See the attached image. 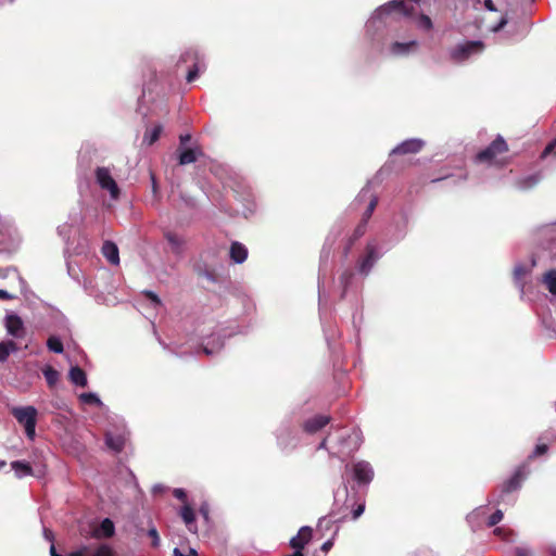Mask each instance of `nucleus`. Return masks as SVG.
<instances>
[{"label":"nucleus","mask_w":556,"mask_h":556,"mask_svg":"<svg viewBox=\"0 0 556 556\" xmlns=\"http://www.w3.org/2000/svg\"><path fill=\"white\" fill-rule=\"evenodd\" d=\"M368 199V204L366 206L365 212L363 213L362 222L357 225L354 230V233L349 238L345 247H344V255L346 256L356 240H358L366 231V226L368 220L370 219L377 203L378 198L370 193V184L368 182L358 193L355 199V203L358 204Z\"/></svg>","instance_id":"f257e3e1"},{"label":"nucleus","mask_w":556,"mask_h":556,"mask_svg":"<svg viewBox=\"0 0 556 556\" xmlns=\"http://www.w3.org/2000/svg\"><path fill=\"white\" fill-rule=\"evenodd\" d=\"M414 11L415 7L413 3L405 2L404 0H391L375 10L367 26H369V24L374 23L375 21H380L384 16L396 12L405 17H410Z\"/></svg>","instance_id":"f03ea898"},{"label":"nucleus","mask_w":556,"mask_h":556,"mask_svg":"<svg viewBox=\"0 0 556 556\" xmlns=\"http://www.w3.org/2000/svg\"><path fill=\"white\" fill-rule=\"evenodd\" d=\"M18 424L25 428L26 437L34 440L36 435L37 409L34 406H20L11 409Z\"/></svg>","instance_id":"7ed1b4c3"},{"label":"nucleus","mask_w":556,"mask_h":556,"mask_svg":"<svg viewBox=\"0 0 556 556\" xmlns=\"http://www.w3.org/2000/svg\"><path fill=\"white\" fill-rule=\"evenodd\" d=\"M484 43L481 40H471L458 43L450 50L451 59L456 63H463L471 56L481 54Z\"/></svg>","instance_id":"20e7f679"},{"label":"nucleus","mask_w":556,"mask_h":556,"mask_svg":"<svg viewBox=\"0 0 556 556\" xmlns=\"http://www.w3.org/2000/svg\"><path fill=\"white\" fill-rule=\"evenodd\" d=\"M94 179L97 185L103 190L109 192L112 200H117L121 194V190L116 180L114 179L110 168L104 166H98L94 169Z\"/></svg>","instance_id":"39448f33"},{"label":"nucleus","mask_w":556,"mask_h":556,"mask_svg":"<svg viewBox=\"0 0 556 556\" xmlns=\"http://www.w3.org/2000/svg\"><path fill=\"white\" fill-rule=\"evenodd\" d=\"M508 151L505 139L498 135L485 149L481 150L475 157L477 163L493 164L497 155Z\"/></svg>","instance_id":"423d86ee"},{"label":"nucleus","mask_w":556,"mask_h":556,"mask_svg":"<svg viewBox=\"0 0 556 556\" xmlns=\"http://www.w3.org/2000/svg\"><path fill=\"white\" fill-rule=\"evenodd\" d=\"M382 253L378 251L376 241H369L366 245L365 254L357 262V271L367 276Z\"/></svg>","instance_id":"0eeeda50"},{"label":"nucleus","mask_w":556,"mask_h":556,"mask_svg":"<svg viewBox=\"0 0 556 556\" xmlns=\"http://www.w3.org/2000/svg\"><path fill=\"white\" fill-rule=\"evenodd\" d=\"M527 472L523 466L518 467L515 472L511 475L509 479H507L501 485V494L500 498L496 503L504 502L505 497L511 493L516 492L521 488L522 481L526 479Z\"/></svg>","instance_id":"6e6552de"},{"label":"nucleus","mask_w":556,"mask_h":556,"mask_svg":"<svg viewBox=\"0 0 556 556\" xmlns=\"http://www.w3.org/2000/svg\"><path fill=\"white\" fill-rule=\"evenodd\" d=\"M189 60L193 61L192 67L187 73V81L192 83L198 78L201 71L205 68L204 61L200 58L197 50L189 49L185 51L180 56V62H187Z\"/></svg>","instance_id":"1a4fd4ad"},{"label":"nucleus","mask_w":556,"mask_h":556,"mask_svg":"<svg viewBox=\"0 0 556 556\" xmlns=\"http://www.w3.org/2000/svg\"><path fill=\"white\" fill-rule=\"evenodd\" d=\"M313 536V530L311 527H302L298 534L290 539V546L294 552L290 556H304L302 551L304 546L311 541Z\"/></svg>","instance_id":"9d476101"},{"label":"nucleus","mask_w":556,"mask_h":556,"mask_svg":"<svg viewBox=\"0 0 556 556\" xmlns=\"http://www.w3.org/2000/svg\"><path fill=\"white\" fill-rule=\"evenodd\" d=\"M353 478L359 484H368L374 479V469L368 462L359 460L353 465Z\"/></svg>","instance_id":"9b49d317"},{"label":"nucleus","mask_w":556,"mask_h":556,"mask_svg":"<svg viewBox=\"0 0 556 556\" xmlns=\"http://www.w3.org/2000/svg\"><path fill=\"white\" fill-rule=\"evenodd\" d=\"M126 440L127 432L125 427L117 430L116 432L106 431L105 433V445L108 448L112 450L115 453H119L123 451Z\"/></svg>","instance_id":"f8f14e48"},{"label":"nucleus","mask_w":556,"mask_h":556,"mask_svg":"<svg viewBox=\"0 0 556 556\" xmlns=\"http://www.w3.org/2000/svg\"><path fill=\"white\" fill-rule=\"evenodd\" d=\"M4 326L9 336L15 339L25 337L26 331L22 318L16 314H9L5 316Z\"/></svg>","instance_id":"ddd939ff"},{"label":"nucleus","mask_w":556,"mask_h":556,"mask_svg":"<svg viewBox=\"0 0 556 556\" xmlns=\"http://www.w3.org/2000/svg\"><path fill=\"white\" fill-rule=\"evenodd\" d=\"M425 146V141L418 138H410L402 141L391 151V154H414L418 153Z\"/></svg>","instance_id":"4468645a"},{"label":"nucleus","mask_w":556,"mask_h":556,"mask_svg":"<svg viewBox=\"0 0 556 556\" xmlns=\"http://www.w3.org/2000/svg\"><path fill=\"white\" fill-rule=\"evenodd\" d=\"M277 442L285 452L293 450L298 444V440L288 427H282L278 430Z\"/></svg>","instance_id":"2eb2a0df"},{"label":"nucleus","mask_w":556,"mask_h":556,"mask_svg":"<svg viewBox=\"0 0 556 556\" xmlns=\"http://www.w3.org/2000/svg\"><path fill=\"white\" fill-rule=\"evenodd\" d=\"M164 237L170 247V251L176 256L181 257L185 253V248H186L185 238L176 232H173V231H166L164 233Z\"/></svg>","instance_id":"dca6fc26"},{"label":"nucleus","mask_w":556,"mask_h":556,"mask_svg":"<svg viewBox=\"0 0 556 556\" xmlns=\"http://www.w3.org/2000/svg\"><path fill=\"white\" fill-rule=\"evenodd\" d=\"M543 178L541 172L521 176L515 180V187L519 190L527 191L535 187Z\"/></svg>","instance_id":"f3484780"},{"label":"nucleus","mask_w":556,"mask_h":556,"mask_svg":"<svg viewBox=\"0 0 556 556\" xmlns=\"http://www.w3.org/2000/svg\"><path fill=\"white\" fill-rule=\"evenodd\" d=\"M486 518V506H479L475 508L471 513H469L466 517L467 522L469 523L471 530L476 531L480 529L485 521Z\"/></svg>","instance_id":"a211bd4d"},{"label":"nucleus","mask_w":556,"mask_h":556,"mask_svg":"<svg viewBox=\"0 0 556 556\" xmlns=\"http://www.w3.org/2000/svg\"><path fill=\"white\" fill-rule=\"evenodd\" d=\"M115 533L114 522L110 518H104L92 529V535L97 539H109Z\"/></svg>","instance_id":"6ab92c4d"},{"label":"nucleus","mask_w":556,"mask_h":556,"mask_svg":"<svg viewBox=\"0 0 556 556\" xmlns=\"http://www.w3.org/2000/svg\"><path fill=\"white\" fill-rule=\"evenodd\" d=\"M202 351L206 355L211 356L219 352L224 346V340L220 336H212L208 338H203L202 340Z\"/></svg>","instance_id":"aec40b11"},{"label":"nucleus","mask_w":556,"mask_h":556,"mask_svg":"<svg viewBox=\"0 0 556 556\" xmlns=\"http://www.w3.org/2000/svg\"><path fill=\"white\" fill-rule=\"evenodd\" d=\"M178 162L180 165H188L194 163L199 156L202 155L201 149L194 148H179Z\"/></svg>","instance_id":"412c9836"},{"label":"nucleus","mask_w":556,"mask_h":556,"mask_svg":"<svg viewBox=\"0 0 556 556\" xmlns=\"http://www.w3.org/2000/svg\"><path fill=\"white\" fill-rule=\"evenodd\" d=\"M330 421V417L325 415H316L309 419H307L304 424V430L307 433H316L325 426H327Z\"/></svg>","instance_id":"4be33fe9"},{"label":"nucleus","mask_w":556,"mask_h":556,"mask_svg":"<svg viewBox=\"0 0 556 556\" xmlns=\"http://www.w3.org/2000/svg\"><path fill=\"white\" fill-rule=\"evenodd\" d=\"M339 236L340 230H338L337 232H330L329 236L326 238V241L320 251V266L327 264Z\"/></svg>","instance_id":"5701e85b"},{"label":"nucleus","mask_w":556,"mask_h":556,"mask_svg":"<svg viewBox=\"0 0 556 556\" xmlns=\"http://www.w3.org/2000/svg\"><path fill=\"white\" fill-rule=\"evenodd\" d=\"M230 258L236 264H242L248 257V249L240 242H232L229 250Z\"/></svg>","instance_id":"b1692460"},{"label":"nucleus","mask_w":556,"mask_h":556,"mask_svg":"<svg viewBox=\"0 0 556 556\" xmlns=\"http://www.w3.org/2000/svg\"><path fill=\"white\" fill-rule=\"evenodd\" d=\"M417 41L410 40L408 42H393L390 47V52L393 55H407L417 48Z\"/></svg>","instance_id":"393cba45"},{"label":"nucleus","mask_w":556,"mask_h":556,"mask_svg":"<svg viewBox=\"0 0 556 556\" xmlns=\"http://www.w3.org/2000/svg\"><path fill=\"white\" fill-rule=\"evenodd\" d=\"M102 253L111 264L117 265L119 263L118 248L114 242L105 241L102 245Z\"/></svg>","instance_id":"a878e982"},{"label":"nucleus","mask_w":556,"mask_h":556,"mask_svg":"<svg viewBox=\"0 0 556 556\" xmlns=\"http://www.w3.org/2000/svg\"><path fill=\"white\" fill-rule=\"evenodd\" d=\"M72 383L78 387H86L88 383L86 372L78 366L72 367L68 372Z\"/></svg>","instance_id":"bb28decb"},{"label":"nucleus","mask_w":556,"mask_h":556,"mask_svg":"<svg viewBox=\"0 0 556 556\" xmlns=\"http://www.w3.org/2000/svg\"><path fill=\"white\" fill-rule=\"evenodd\" d=\"M11 468L18 479L33 475V469H31L30 465L23 460L12 462Z\"/></svg>","instance_id":"cd10ccee"},{"label":"nucleus","mask_w":556,"mask_h":556,"mask_svg":"<svg viewBox=\"0 0 556 556\" xmlns=\"http://www.w3.org/2000/svg\"><path fill=\"white\" fill-rule=\"evenodd\" d=\"M17 351V345L14 341L8 340L0 342V363L5 362L11 353Z\"/></svg>","instance_id":"c85d7f7f"},{"label":"nucleus","mask_w":556,"mask_h":556,"mask_svg":"<svg viewBox=\"0 0 556 556\" xmlns=\"http://www.w3.org/2000/svg\"><path fill=\"white\" fill-rule=\"evenodd\" d=\"M42 374H43V377L48 383V386L50 388H53L58 381H59V378H60V374L56 369H54L53 367L47 365L43 369H42Z\"/></svg>","instance_id":"c756f323"},{"label":"nucleus","mask_w":556,"mask_h":556,"mask_svg":"<svg viewBox=\"0 0 556 556\" xmlns=\"http://www.w3.org/2000/svg\"><path fill=\"white\" fill-rule=\"evenodd\" d=\"M162 131H163L162 125H156L153 128L148 129L144 132L143 142L147 143L148 146L153 144L160 138Z\"/></svg>","instance_id":"7c9ffc66"},{"label":"nucleus","mask_w":556,"mask_h":556,"mask_svg":"<svg viewBox=\"0 0 556 556\" xmlns=\"http://www.w3.org/2000/svg\"><path fill=\"white\" fill-rule=\"evenodd\" d=\"M79 401L83 404H87V405H96L98 407H102L103 406V402L101 401L99 395L97 393H94V392L81 393L79 395Z\"/></svg>","instance_id":"2f4dec72"},{"label":"nucleus","mask_w":556,"mask_h":556,"mask_svg":"<svg viewBox=\"0 0 556 556\" xmlns=\"http://www.w3.org/2000/svg\"><path fill=\"white\" fill-rule=\"evenodd\" d=\"M353 278H354V274H353L352 269H345L340 275L339 283H340V287L342 288V294H341L342 298L345 296Z\"/></svg>","instance_id":"473e14b6"},{"label":"nucleus","mask_w":556,"mask_h":556,"mask_svg":"<svg viewBox=\"0 0 556 556\" xmlns=\"http://www.w3.org/2000/svg\"><path fill=\"white\" fill-rule=\"evenodd\" d=\"M543 282L546 285L548 291L556 295V269L548 270L544 277Z\"/></svg>","instance_id":"72a5a7b5"},{"label":"nucleus","mask_w":556,"mask_h":556,"mask_svg":"<svg viewBox=\"0 0 556 556\" xmlns=\"http://www.w3.org/2000/svg\"><path fill=\"white\" fill-rule=\"evenodd\" d=\"M180 516L185 523L188 526L189 530H192L191 526L195 519L193 509L189 505H185L180 509Z\"/></svg>","instance_id":"f704fd0d"},{"label":"nucleus","mask_w":556,"mask_h":556,"mask_svg":"<svg viewBox=\"0 0 556 556\" xmlns=\"http://www.w3.org/2000/svg\"><path fill=\"white\" fill-rule=\"evenodd\" d=\"M47 346L51 352H54L56 354H61L64 351L62 341L60 340V338L55 336H51L47 340Z\"/></svg>","instance_id":"c9c22d12"},{"label":"nucleus","mask_w":556,"mask_h":556,"mask_svg":"<svg viewBox=\"0 0 556 556\" xmlns=\"http://www.w3.org/2000/svg\"><path fill=\"white\" fill-rule=\"evenodd\" d=\"M416 25L422 30H430L432 28V21L426 14H420L416 20Z\"/></svg>","instance_id":"e433bc0d"},{"label":"nucleus","mask_w":556,"mask_h":556,"mask_svg":"<svg viewBox=\"0 0 556 556\" xmlns=\"http://www.w3.org/2000/svg\"><path fill=\"white\" fill-rule=\"evenodd\" d=\"M503 511L501 509H496L486 520L485 525L488 528L494 527L503 519Z\"/></svg>","instance_id":"4c0bfd02"},{"label":"nucleus","mask_w":556,"mask_h":556,"mask_svg":"<svg viewBox=\"0 0 556 556\" xmlns=\"http://www.w3.org/2000/svg\"><path fill=\"white\" fill-rule=\"evenodd\" d=\"M173 556H198V552L193 547H188V551L182 549L181 547H174Z\"/></svg>","instance_id":"58836bf2"},{"label":"nucleus","mask_w":556,"mask_h":556,"mask_svg":"<svg viewBox=\"0 0 556 556\" xmlns=\"http://www.w3.org/2000/svg\"><path fill=\"white\" fill-rule=\"evenodd\" d=\"M147 535L151 539V545L157 547L160 545V536L155 527H151L147 531Z\"/></svg>","instance_id":"ea45409f"},{"label":"nucleus","mask_w":556,"mask_h":556,"mask_svg":"<svg viewBox=\"0 0 556 556\" xmlns=\"http://www.w3.org/2000/svg\"><path fill=\"white\" fill-rule=\"evenodd\" d=\"M543 326L556 337V325L552 316H544L542 318Z\"/></svg>","instance_id":"a19ab883"},{"label":"nucleus","mask_w":556,"mask_h":556,"mask_svg":"<svg viewBox=\"0 0 556 556\" xmlns=\"http://www.w3.org/2000/svg\"><path fill=\"white\" fill-rule=\"evenodd\" d=\"M11 273H12V274H14V275L17 277L18 282H20V285H21V290H22V292H24V291H25V289H26V281H25V279H24L20 274H18V271H17V269H16L15 267H9V268H7V274H5V276H8V275H9V274H11Z\"/></svg>","instance_id":"79ce46f5"},{"label":"nucleus","mask_w":556,"mask_h":556,"mask_svg":"<svg viewBox=\"0 0 556 556\" xmlns=\"http://www.w3.org/2000/svg\"><path fill=\"white\" fill-rule=\"evenodd\" d=\"M365 510V502H361L352 509V518L355 520L362 516Z\"/></svg>","instance_id":"37998d69"},{"label":"nucleus","mask_w":556,"mask_h":556,"mask_svg":"<svg viewBox=\"0 0 556 556\" xmlns=\"http://www.w3.org/2000/svg\"><path fill=\"white\" fill-rule=\"evenodd\" d=\"M231 188L237 194L241 193L242 195H244L247 193V195L250 197L249 188L243 186L241 182H236V185L232 186Z\"/></svg>","instance_id":"c03bdc74"},{"label":"nucleus","mask_w":556,"mask_h":556,"mask_svg":"<svg viewBox=\"0 0 556 556\" xmlns=\"http://www.w3.org/2000/svg\"><path fill=\"white\" fill-rule=\"evenodd\" d=\"M527 273V269L523 265L519 264L515 267L514 274L516 280H519L521 277H523Z\"/></svg>","instance_id":"a18cd8bd"},{"label":"nucleus","mask_w":556,"mask_h":556,"mask_svg":"<svg viewBox=\"0 0 556 556\" xmlns=\"http://www.w3.org/2000/svg\"><path fill=\"white\" fill-rule=\"evenodd\" d=\"M515 556H529L532 552L529 549L528 546L522 545L516 547Z\"/></svg>","instance_id":"49530a36"},{"label":"nucleus","mask_w":556,"mask_h":556,"mask_svg":"<svg viewBox=\"0 0 556 556\" xmlns=\"http://www.w3.org/2000/svg\"><path fill=\"white\" fill-rule=\"evenodd\" d=\"M507 23H508L507 17H505V16L502 17L500 20V22L491 28V31H493V33L500 31L502 28H504L507 25Z\"/></svg>","instance_id":"de8ad7c7"},{"label":"nucleus","mask_w":556,"mask_h":556,"mask_svg":"<svg viewBox=\"0 0 556 556\" xmlns=\"http://www.w3.org/2000/svg\"><path fill=\"white\" fill-rule=\"evenodd\" d=\"M507 23H508L507 17H505V16L502 17L500 20V22L491 28V31H493V33L500 31L502 28H504L507 25Z\"/></svg>","instance_id":"09e8293b"},{"label":"nucleus","mask_w":556,"mask_h":556,"mask_svg":"<svg viewBox=\"0 0 556 556\" xmlns=\"http://www.w3.org/2000/svg\"><path fill=\"white\" fill-rule=\"evenodd\" d=\"M547 451L546 444H538L532 453V456H540Z\"/></svg>","instance_id":"8fccbe9b"},{"label":"nucleus","mask_w":556,"mask_h":556,"mask_svg":"<svg viewBox=\"0 0 556 556\" xmlns=\"http://www.w3.org/2000/svg\"><path fill=\"white\" fill-rule=\"evenodd\" d=\"M146 295L152 301V303L154 305H160L161 304V300L159 299V296L154 292L146 291Z\"/></svg>","instance_id":"3c124183"},{"label":"nucleus","mask_w":556,"mask_h":556,"mask_svg":"<svg viewBox=\"0 0 556 556\" xmlns=\"http://www.w3.org/2000/svg\"><path fill=\"white\" fill-rule=\"evenodd\" d=\"M333 543H332V540L329 539L327 540L326 542H324L320 546V551L323 553H328L330 551V548L332 547Z\"/></svg>","instance_id":"603ef678"},{"label":"nucleus","mask_w":556,"mask_h":556,"mask_svg":"<svg viewBox=\"0 0 556 556\" xmlns=\"http://www.w3.org/2000/svg\"><path fill=\"white\" fill-rule=\"evenodd\" d=\"M174 496L180 501H185L187 497L186 492L182 489H175Z\"/></svg>","instance_id":"864d4df0"},{"label":"nucleus","mask_w":556,"mask_h":556,"mask_svg":"<svg viewBox=\"0 0 556 556\" xmlns=\"http://www.w3.org/2000/svg\"><path fill=\"white\" fill-rule=\"evenodd\" d=\"M556 148V139L553 140L543 151V154L542 156H546L547 154H549L554 149Z\"/></svg>","instance_id":"5fc2aeb1"},{"label":"nucleus","mask_w":556,"mask_h":556,"mask_svg":"<svg viewBox=\"0 0 556 556\" xmlns=\"http://www.w3.org/2000/svg\"><path fill=\"white\" fill-rule=\"evenodd\" d=\"M190 139H191V136L189 134L181 135L179 137V141H180L179 148H185V146L190 141Z\"/></svg>","instance_id":"6e6d98bb"},{"label":"nucleus","mask_w":556,"mask_h":556,"mask_svg":"<svg viewBox=\"0 0 556 556\" xmlns=\"http://www.w3.org/2000/svg\"><path fill=\"white\" fill-rule=\"evenodd\" d=\"M0 299L1 300H13L15 295L9 293L7 290L0 289Z\"/></svg>","instance_id":"4d7b16f0"},{"label":"nucleus","mask_w":556,"mask_h":556,"mask_svg":"<svg viewBox=\"0 0 556 556\" xmlns=\"http://www.w3.org/2000/svg\"><path fill=\"white\" fill-rule=\"evenodd\" d=\"M331 520L327 518H320L318 522V529L329 528Z\"/></svg>","instance_id":"13d9d810"},{"label":"nucleus","mask_w":556,"mask_h":556,"mask_svg":"<svg viewBox=\"0 0 556 556\" xmlns=\"http://www.w3.org/2000/svg\"><path fill=\"white\" fill-rule=\"evenodd\" d=\"M58 232L63 238H68V226L67 225H63V226L59 227L58 228Z\"/></svg>","instance_id":"bf43d9fd"},{"label":"nucleus","mask_w":556,"mask_h":556,"mask_svg":"<svg viewBox=\"0 0 556 556\" xmlns=\"http://www.w3.org/2000/svg\"><path fill=\"white\" fill-rule=\"evenodd\" d=\"M484 7L488 11L490 12H495L497 11V9L495 8L494 3L492 0H484Z\"/></svg>","instance_id":"052dcab7"},{"label":"nucleus","mask_w":556,"mask_h":556,"mask_svg":"<svg viewBox=\"0 0 556 556\" xmlns=\"http://www.w3.org/2000/svg\"><path fill=\"white\" fill-rule=\"evenodd\" d=\"M206 279L211 280V281H215V277L212 273L205 270L203 274H202Z\"/></svg>","instance_id":"680f3d73"},{"label":"nucleus","mask_w":556,"mask_h":556,"mask_svg":"<svg viewBox=\"0 0 556 556\" xmlns=\"http://www.w3.org/2000/svg\"><path fill=\"white\" fill-rule=\"evenodd\" d=\"M50 556H61L60 554L56 553V549H55V546L53 543H51V545H50Z\"/></svg>","instance_id":"e2e57ef3"},{"label":"nucleus","mask_w":556,"mask_h":556,"mask_svg":"<svg viewBox=\"0 0 556 556\" xmlns=\"http://www.w3.org/2000/svg\"><path fill=\"white\" fill-rule=\"evenodd\" d=\"M494 533L497 534V535H502V534H506L507 531L504 528H496L494 530Z\"/></svg>","instance_id":"0e129e2a"},{"label":"nucleus","mask_w":556,"mask_h":556,"mask_svg":"<svg viewBox=\"0 0 556 556\" xmlns=\"http://www.w3.org/2000/svg\"><path fill=\"white\" fill-rule=\"evenodd\" d=\"M164 490V486L162 484H155L153 486V492L156 493V492H161Z\"/></svg>","instance_id":"69168bd1"},{"label":"nucleus","mask_w":556,"mask_h":556,"mask_svg":"<svg viewBox=\"0 0 556 556\" xmlns=\"http://www.w3.org/2000/svg\"><path fill=\"white\" fill-rule=\"evenodd\" d=\"M326 446H327V438H326V439H324V440L319 443V445H318V450H324V448H326Z\"/></svg>","instance_id":"338daca9"},{"label":"nucleus","mask_w":556,"mask_h":556,"mask_svg":"<svg viewBox=\"0 0 556 556\" xmlns=\"http://www.w3.org/2000/svg\"><path fill=\"white\" fill-rule=\"evenodd\" d=\"M45 536L47 538V540L51 541L52 540V532L45 529Z\"/></svg>","instance_id":"774afa93"}]
</instances>
